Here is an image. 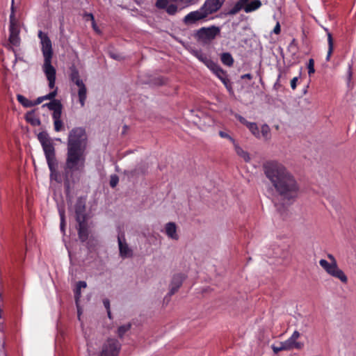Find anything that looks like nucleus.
<instances>
[{
  "mask_svg": "<svg viewBox=\"0 0 356 356\" xmlns=\"http://www.w3.org/2000/svg\"><path fill=\"white\" fill-rule=\"evenodd\" d=\"M262 168L272 185L275 205L288 207L293 204L300 193V185L295 175L276 160L265 161Z\"/></svg>",
  "mask_w": 356,
  "mask_h": 356,
  "instance_id": "nucleus-1",
  "label": "nucleus"
},
{
  "mask_svg": "<svg viewBox=\"0 0 356 356\" xmlns=\"http://www.w3.org/2000/svg\"><path fill=\"white\" fill-rule=\"evenodd\" d=\"M88 136L83 127H74L70 131L67 141L65 172H81L85 168Z\"/></svg>",
  "mask_w": 356,
  "mask_h": 356,
  "instance_id": "nucleus-2",
  "label": "nucleus"
},
{
  "mask_svg": "<svg viewBox=\"0 0 356 356\" xmlns=\"http://www.w3.org/2000/svg\"><path fill=\"white\" fill-rule=\"evenodd\" d=\"M38 38L40 40L42 45V52L44 56V64L42 69L44 73L48 80L49 87L53 89L49 93L39 97L35 101L33 102V106L41 104L44 100H50V102L56 99L55 97L58 95V88L55 86L56 82V69L51 65V59L53 56L52 43L48 35L42 31H38Z\"/></svg>",
  "mask_w": 356,
  "mask_h": 356,
  "instance_id": "nucleus-3",
  "label": "nucleus"
},
{
  "mask_svg": "<svg viewBox=\"0 0 356 356\" xmlns=\"http://www.w3.org/2000/svg\"><path fill=\"white\" fill-rule=\"evenodd\" d=\"M327 258L330 260V262L322 259L319 261L320 266L330 275L339 279L343 284H347L348 277L344 272L338 267L337 260L331 254H328Z\"/></svg>",
  "mask_w": 356,
  "mask_h": 356,
  "instance_id": "nucleus-4",
  "label": "nucleus"
},
{
  "mask_svg": "<svg viewBox=\"0 0 356 356\" xmlns=\"http://www.w3.org/2000/svg\"><path fill=\"white\" fill-rule=\"evenodd\" d=\"M42 107H47L52 111V119L54 120V127L56 132L60 131L63 128V122L61 120L63 104L60 100L54 99L48 103L44 104Z\"/></svg>",
  "mask_w": 356,
  "mask_h": 356,
  "instance_id": "nucleus-5",
  "label": "nucleus"
},
{
  "mask_svg": "<svg viewBox=\"0 0 356 356\" xmlns=\"http://www.w3.org/2000/svg\"><path fill=\"white\" fill-rule=\"evenodd\" d=\"M69 78L70 80L79 88V101L81 106L83 107L85 106V102L87 98V88L83 80L80 77L78 70L74 65H72L70 67Z\"/></svg>",
  "mask_w": 356,
  "mask_h": 356,
  "instance_id": "nucleus-6",
  "label": "nucleus"
},
{
  "mask_svg": "<svg viewBox=\"0 0 356 356\" xmlns=\"http://www.w3.org/2000/svg\"><path fill=\"white\" fill-rule=\"evenodd\" d=\"M220 33L219 26L212 25L209 27H202L195 33V37L198 41L204 44L213 40Z\"/></svg>",
  "mask_w": 356,
  "mask_h": 356,
  "instance_id": "nucleus-7",
  "label": "nucleus"
},
{
  "mask_svg": "<svg viewBox=\"0 0 356 356\" xmlns=\"http://www.w3.org/2000/svg\"><path fill=\"white\" fill-rule=\"evenodd\" d=\"M208 17L209 15L201 6L198 10L188 13L184 17L183 22L187 26L193 25L200 21L206 20Z\"/></svg>",
  "mask_w": 356,
  "mask_h": 356,
  "instance_id": "nucleus-8",
  "label": "nucleus"
},
{
  "mask_svg": "<svg viewBox=\"0 0 356 356\" xmlns=\"http://www.w3.org/2000/svg\"><path fill=\"white\" fill-rule=\"evenodd\" d=\"M121 344L117 339H108L102 346L100 356H118Z\"/></svg>",
  "mask_w": 356,
  "mask_h": 356,
  "instance_id": "nucleus-9",
  "label": "nucleus"
},
{
  "mask_svg": "<svg viewBox=\"0 0 356 356\" xmlns=\"http://www.w3.org/2000/svg\"><path fill=\"white\" fill-rule=\"evenodd\" d=\"M9 42L15 47H19L20 44L19 29L15 21L14 13H12L10 15V26H9Z\"/></svg>",
  "mask_w": 356,
  "mask_h": 356,
  "instance_id": "nucleus-10",
  "label": "nucleus"
},
{
  "mask_svg": "<svg viewBox=\"0 0 356 356\" xmlns=\"http://www.w3.org/2000/svg\"><path fill=\"white\" fill-rule=\"evenodd\" d=\"M43 151L44 152V155L47 159V162L49 168V170L51 172V177H53V174L55 172V166L57 165V162L56 159L55 155V148L54 147L53 143H50L48 144H45L42 146Z\"/></svg>",
  "mask_w": 356,
  "mask_h": 356,
  "instance_id": "nucleus-11",
  "label": "nucleus"
},
{
  "mask_svg": "<svg viewBox=\"0 0 356 356\" xmlns=\"http://www.w3.org/2000/svg\"><path fill=\"white\" fill-rule=\"evenodd\" d=\"M226 0H205L202 5L209 16L218 12Z\"/></svg>",
  "mask_w": 356,
  "mask_h": 356,
  "instance_id": "nucleus-12",
  "label": "nucleus"
},
{
  "mask_svg": "<svg viewBox=\"0 0 356 356\" xmlns=\"http://www.w3.org/2000/svg\"><path fill=\"white\" fill-rule=\"evenodd\" d=\"M74 210L76 221L87 220L85 198L81 197L77 199L74 205Z\"/></svg>",
  "mask_w": 356,
  "mask_h": 356,
  "instance_id": "nucleus-13",
  "label": "nucleus"
},
{
  "mask_svg": "<svg viewBox=\"0 0 356 356\" xmlns=\"http://www.w3.org/2000/svg\"><path fill=\"white\" fill-rule=\"evenodd\" d=\"M118 242L119 246L120 256L122 258H131L133 257V250L129 247L126 242L124 234L118 235Z\"/></svg>",
  "mask_w": 356,
  "mask_h": 356,
  "instance_id": "nucleus-14",
  "label": "nucleus"
},
{
  "mask_svg": "<svg viewBox=\"0 0 356 356\" xmlns=\"http://www.w3.org/2000/svg\"><path fill=\"white\" fill-rule=\"evenodd\" d=\"M300 333L298 331L295 330L292 335L286 341H283L288 350L292 349L300 350L303 348L304 344L302 342L297 341V339L300 337Z\"/></svg>",
  "mask_w": 356,
  "mask_h": 356,
  "instance_id": "nucleus-15",
  "label": "nucleus"
},
{
  "mask_svg": "<svg viewBox=\"0 0 356 356\" xmlns=\"http://www.w3.org/2000/svg\"><path fill=\"white\" fill-rule=\"evenodd\" d=\"M191 52L200 62L203 63L210 70H211L218 64L204 54L201 50L192 49Z\"/></svg>",
  "mask_w": 356,
  "mask_h": 356,
  "instance_id": "nucleus-16",
  "label": "nucleus"
},
{
  "mask_svg": "<svg viewBox=\"0 0 356 356\" xmlns=\"http://www.w3.org/2000/svg\"><path fill=\"white\" fill-rule=\"evenodd\" d=\"M78 223L77 230L79 239L81 242H86L89 236L88 225L87 220L76 221Z\"/></svg>",
  "mask_w": 356,
  "mask_h": 356,
  "instance_id": "nucleus-17",
  "label": "nucleus"
},
{
  "mask_svg": "<svg viewBox=\"0 0 356 356\" xmlns=\"http://www.w3.org/2000/svg\"><path fill=\"white\" fill-rule=\"evenodd\" d=\"M185 279V276L183 274H176L172 277L170 289L168 293L170 296L175 294L181 286L183 281Z\"/></svg>",
  "mask_w": 356,
  "mask_h": 356,
  "instance_id": "nucleus-18",
  "label": "nucleus"
},
{
  "mask_svg": "<svg viewBox=\"0 0 356 356\" xmlns=\"http://www.w3.org/2000/svg\"><path fill=\"white\" fill-rule=\"evenodd\" d=\"M165 234L166 235L174 240H178L179 236L177 234V226L175 222H170L165 225Z\"/></svg>",
  "mask_w": 356,
  "mask_h": 356,
  "instance_id": "nucleus-19",
  "label": "nucleus"
},
{
  "mask_svg": "<svg viewBox=\"0 0 356 356\" xmlns=\"http://www.w3.org/2000/svg\"><path fill=\"white\" fill-rule=\"evenodd\" d=\"M250 0H238L234 6L226 13L227 15L233 16L237 14L239 11L245 7V4L249 2Z\"/></svg>",
  "mask_w": 356,
  "mask_h": 356,
  "instance_id": "nucleus-20",
  "label": "nucleus"
},
{
  "mask_svg": "<svg viewBox=\"0 0 356 356\" xmlns=\"http://www.w3.org/2000/svg\"><path fill=\"white\" fill-rule=\"evenodd\" d=\"M244 6L243 9L246 13H252L261 6V1L260 0H252L250 2L246 3Z\"/></svg>",
  "mask_w": 356,
  "mask_h": 356,
  "instance_id": "nucleus-21",
  "label": "nucleus"
},
{
  "mask_svg": "<svg viewBox=\"0 0 356 356\" xmlns=\"http://www.w3.org/2000/svg\"><path fill=\"white\" fill-rule=\"evenodd\" d=\"M26 120L33 126H39L41 124L40 120L35 113V111H28L25 115Z\"/></svg>",
  "mask_w": 356,
  "mask_h": 356,
  "instance_id": "nucleus-22",
  "label": "nucleus"
},
{
  "mask_svg": "<svg viewBox=\"0 0 356 356\" xmlns=\"http://www.w3.org/2000/svg\"><path fill=\"white\" fill-rule=\"evenodd\" d=\"M324 29L326 31L327 36L328 50H327V56H326V60L328 61V60H330V56L333 52L334 41H333L332 35L331 33L329 31V30L326 28Z\"/></svg>",
  "mask_w": 356,
  "mask_h": 356,
  "instance_id": "nucleus-23",
  "label": "nucleus"
},
{
  "mask_svg": "<svg viewBox=\"0 0 356 356\" xmlns=\"http://www.w3.org/2000/svg\"><path fill=\"white\" fill-rule=\"evenodd\" d=\"M87 287V284L85 281H79L76 283V289L74 290V298L76 302L77 303L79 300L81 296V289H85Z\"/></svg>",
  "mask_w": 356,
  "mask_h": 356,
  "instance_id": "nucleus-24",
  "label": "nucleus"
},
{
  "mask_svg": "<svg viewBox=\"0 0 356 356\" xmlns=\"http://www.w3.org/2000/svg\"><path fill=\"white\" fill-rule=\"evenodd\" d=\"M220 60H221V62L225 65H227L228 67L232 66L234 64V62L232 54L229 52L222 53L220 55Z\"/></svg>",
  "mask_w": 356,
  "mask_h": 356,
  "instance_id": "nucleus-25",
  "label": "nucleus"
},
{
  "mask_svg": "<svg viewBox=\"0 0 356 356\" xmlns=\"http://www.w3.org/2000/svg\"><path fill=\"white\" fill-rule=\"evenodd\" d=\"M236 154L243 159L245 162L250 161V156L246 151H244L236 143L233 144Z\"/></svg>",
  "mask_w": 356,
  "mask_h": 356,
  "instance_id": "nucleus-26",
  "label": "nucleus"
},
{
  "mask_svg": "<svg viewBox=\"0 0 356 356\" xmlns=\"http://www.w3.org/2000/svg\"><path fill=\"white\" fill-rule=\"evenodd\" d=\"M220 81L227 76V72L225 71L218 64H217L211 70Z\"/></svg>",
  "mask_w": 356,
  "mask_h": 356,
  "instance_id": "nucleus-27",
  "label": "nucleus"
},
{
  "mask_svg": "<svg viewBox=\"0 0 356 356\" xmlns=\"http://www.w3.org/2000/svg\"><path fill=\"white\" fill-rule=\"evenodd\" d=\"M38 139L39 140L40 143H41L42 146L51 143V140L49 138L48 134L45 131L40 132L38 134Z\"/></svg>",
  "mask_w": 356,
  "mask_h": 356,
  "instance_id": "nucleus-28",
  "label": "nucleus"
},
{
  "mask_svg": "<svg viewBox=\"0 0 356 356\" xmlns=\"http://www.w3.org/2000/svg\"><path fill=\"white\" fill-rule=\"evenodd\" d=\"M17 99L25 108H29L33 106V101L28 99L22 95H17Z\"/></svg>",
  "mask_w": 356,
  "mask_h": 356,
  "instance_id": "nucleus-29",
  "label": "nucleus"
},
{
  "mask_svg": "<svg viewBox=\"0 0 356 356\" xmlns=\"http://www.w3.org/2000/svg\"><path fill=\"white\" fill-rule=\"evenodd\" d=\"M251 133L257 138H260V131L259 130L258 126L255 122H250L248 124L247 127Z\"/></svg>",
  "mask_w": 356,
  "mask_h": 356,
  "instance_id": "nucleus-30",
  "label": "nucleus"
},
{
  "mask_svg": "<svg viewBox=\"0 0 356 356\" xmlns=\"http://www.w3.org/2000/svg\"><path fill=\"white\" fill-rule=\"evenodd\" d=\"M131 327V323H127L123 325H121L118 329V335L119 337L122 338L124 335V334L128 332Z\"/></svg>",
  "mask_w": 356,
  "mask_h": 356,
  "instance_id": "nucleus-31",
  "label": "nucleus"
},
{
  "mask_svg": "<svg viewBox=\"0 0 356 356\" xmlns=\"http://www.w3.org/2000/svg\"><path fill=\"white\" fill-rule=\"evenodd\" d=\"M59 216L60 218V228L62 232L65 233V210L63 209H59Z\"/></svg>",
  "mask_w": 356,
  "mask_h": 356,
  "instance_id": "nucleus-32",
  "label": "nucleus"
},
{
  "mask_svg": "<svg viewBox=\"0 0 356 356\" xmlns=\"http://www.w3.org/2000/svg\"><path fill=\"white\" fill-rule=\"evenodd\" d=\"M270 129L269 126L264 124L261 126L260 134H261L262 136L267 140L270 136Z\"/></svg>",
  "mask_w": 356,
  "mask_h": 356,
  "instance_id": "nucleus-33",
  "label": "nucleus"
},
{
  "mask_svg": "<svg viewBox=\"0 0 356 356\" xmlns=\"http://www.w3.org/2000/svg\"><path fill=\"white\" fill-rule=\"evenodd\" d=\"M177 8L175 4H170L165 8V10L169 15H173L177 12Z\"/></svg>",
  "mask_w": 356,
  "mask_h": 356,
  "instance_id": "nucleus-34",
  "label": "nucleus"
},
{
  "mask_svg": "<svg viewBox=\"0 0 356 356\" xmlns=\"http://www.w3.org/2000/svg\"><path fill=\"white\" fill-rule=\"evenodd\" d=\"M272 349L274 352V353L277 354L279 352L282 351V350H288L287 348L286 347V346L284 345V343L282 342L280 343V346H272Z\"/></svg>",
  "mask_w": 356,
  "mask_h": 356,
  "instance_id": "nucleus-35",
  "label": "nucleus"
},
{
  "mask_svg": "<svg viewBox=\"0 0 356 356\" xmlns=\"http://www.w3.org/2000/svg\"><path fill=\"white\" fill-rule=\"evenodd\" d=\"M168 0H157L155 6L159 9H164L168 6Z\"/></svg>",
  "mask_w": 356,
  "mask_h": 356,
  "instance_id": "nucleus-36",
  "label": "nucleus"
},
{
  "mask_svg": "<svg viewBox=\"0 0 356 356\" xmlns=\"http://www.w3.org/2000/svg\"><path fill=\"white\" fill-rule=\"evenodd\" d=\"M308 74L309 75H311L312 74H314V72H315V70H314V60L313 58H310L309 60V63H308Z\"/></svg>",
  "mask_w": 356,
  "mask_h": 356,
  "instance_id": "nucleus-37",
  "label": "nucleus"
},
{
  "mask_svg": "<svg viewBox=\"0 0 356 356\" xmlns=\"http://www.w3.org/2000/svg\"><path fill=\"white\" fill-rule=\"evenodd\" d=\"M119 181V178L116 175H112L110 179V186L112 188H114L117 186Z\"/></svg>",
  "mask_w": 356,
  "mask_h": 356,
  "instance_id": "nucleus-38",
  "label": "nucleus"
},
{
  "mask_svg": "<svg viewBox=\"0 0 356 356\" xmlns=\"http://www.w3.org/2000/svg\"><path fill=\"white\" fill-rule=\"evenodd\" d=\"M221 81L228 90L231 91L232 90V83L229 79H228V76H225L224 79H222Z\"/></svg>",
  "mask_w": 356,
  "mask_h": 356,
  "instance_id": "nucleus-39",
  "label": "nucleus"
},
{
  "mask_svg": "<svg viewBox=\"0 0 356 356\" xmlns=\"http://www.w3.org/2000/svg\"><path fill=\"white\" fill-rule=\"evenodd\" d=\"M221 81L228 90L231 91L232 90V83L229 79H228V76H225L224 79H222Z\"/></svg>",
  "mask_w": 356,
  "mask_h": 356,
  "instance_id": "nucleus-40",
  "label": "nucleus"
},
{
  "mask_svg": "<svg viewBox=\"0 0 356 356\" xmlns=\"http://www.w3.org/2000/svg\"><path fill=\"white\" fill-rule=\"evenodd\" d=\"M282 74H283V72L281 71L280 72V74H278L276 82L274 84V88L276 90H279L282 87V84L280 82H281V79L282 77Z\"/></svg>",
  "mask_w": 356,
  "mask_h": 356,
  "instance_id": "nucleus-41",
  "label": "nucleus"
},
{
  "mask_svg": "<svg viewBox=\"0 0 356 356\" xmlns=\"http://www.w3.org/2000/svg\"><path fill=\"white\" fill-rule=\"evenodd\" d=\"M219 135L221 138H228L233 144L236 143L235 140L232 136L222 131H219Z\"/></svg>",
  "mask_w": 356,
  "mask_h": 356,
  "instance_id": "nucleus-42",
  "label": "nucleus"
},
{
  "mask_svg": "<svg viewBox=\"0 0 356 356\" xmlns=\"http://www.w3.org/2000/svg\"><path fill=\"white\" fill-rule=\"evenodd\" d=\"M298 76H296L294 78H293L291 81V88L292 90H296V87H297V83L298 81Z\"/></svg>",
  "mask_w": 356,
  "mask_h": 356,
  "instance_id": "nucleus-43",
  "label": "nucleus"
},
{
  "mask_svg": "<svg viewBox=\"0 0 356 356\" xmlns=\"http://www.w3.org/2000/svg\"><path fill=\"white\" fill-rule=\"evenodd\" d=\"M281 31L280 24L277 22L273 29V32L275 34H280Z\"/></svg>",
  "mask_w": 356,
  "mask_h": 356,
  "instance_id": "nucleus-44",
  "label": "nucleus"
},
{
  "mask_svg": "<svg viewBox=\"0 0 356 356\" xmlns=\"http://www.w3.org/2000/svg\"><path fill=\"white\" fill-rule=\"evenodd\" d=\"M238 120H239L242 124H243L246 125L247 127H248V124L250 123V122L247 121V120H245V118H243V117H242V116H240V115H239V116H238Z\"/></svg>",
  "mask_w": 356,
  "mask_h": 356,
  "instance_id": "nucleus-45",
  "label": "nucleus"
},
{
  "mask_svg": "<svg viewBox=\"0 0 356 356\" xmlns=\"http://www.w3.org/2000/svg\"><path fill=\"white\" fill-rule=\"evenodd\" d=\"M103 304H104L105 308L106 309V310L110 309V301L108 299H104L103 300Z\"/></svg>",
  "mask_w": 356,
  "mask_h": 356,
  "instance_id": "nucleus-46",
  "label": "nucleus"
},
{
  "mask_svg": "<svg viewBox=\"0 0 356 356\" xmlns=\"http://www.w3.org/2000/svg\"><path fill=\"white\" fill-rule=\"evenodd\" d=\"M56 167V165L55 166V168ZM51 174H50V177L51 179H55L56 181H58V172H56V170H55V172H54L53 174V177H51V172L50 171Z\"/></svg>",
  "mask_w": 356,
  "mask_h": 356,
  "instance_id": "nucleus-47",
  "label": "nucleus"
},
{
  "mask_svg": "<svg viewBox=\"0 0 356 356\" xmlns=\"http://www.w3.org/2000/svg\"><path fill=\"white\" fill-rule=\"evenodd\" d=\"M241 79H252V76L251 74H245L241 76Z\"/></svg>",
  "mask_w": 356,
  "mask_h": 356,
  "instance_id": "nucleus-48",
  "label": "nucleus"
},
{
  "mask_svg": "<svg viewBox=\"0 0 356 356\" xmlns=\"http://www.w3.org/2000/svg\"><path fill=\"white\" fill-rule=\"evenodd\" d=\"M64 184H65V186L66 189H67V191H69V189H70V181H69V180H68V179H67H67H66V180L65 181Z\"/></svg>",
  "mask_w": 356,
  "mask_h": 356,
  "instance_id": "nucleus-49",
  "label": "nucleus"
},
{
  "mask_svg": "<svg viewBox=\"0 0 356 356\" xmlns=\"http://www.w3.org/2000/svg\"><path fill=\"white\" fill-rule=\"evenodd\" d=\"M92 28L94 29V30L96 32L99 33V30L98 27L97 26V25L95 24V21H94V22H92Z\"/></svg>",
  "mask_w": 356,
  "mask_h": 356,
  "instance_id": "nucleus-50",
  "label": "nucleus"
},
{
  "mask_svg": "<svg viewBox=\"0 0 356 356\" xmlns=\"http://www.w3.org/2000/svg\"><path fill=\"white\" fill-rule=\"evenodd\" d=\"M352 77V67L350 65L348 69V79L350 80Z\"/></svg>",
  "mask_w": 356,
  "mask_h": 356,
  "instance_id": "nucleus-51",
  "label": "nucleus"
},
{
  "mask_svg": "<svg viewBox=\"0 0 356 356\" xmlns=\"http://www.w3.org/2000/svg\"><path fill=\"white\" fill-rule=\"evenodd\" d=\"M87 16L92 21V22H94L95 18H94V15L92 13L88 14Z\"/></svg>",
  "mask_w": 356,
  "mask_h": 356,
  "instance_id": "nucleus-52",
  "label": "nucleus"
},
{
  "mask_svg": "<svg viewBox=\"0 0 356 356\" xmlns=\"http://www.w3.org/2000/svg\"><path fill=\"white\" fill-rule=\"evenodd\" d=\"M184 1L189 4H193L195 3V0H184Z\"/></svg>",
  "mask_w": 356,
  "mask_h": 356,
  "instance_id": "nucleus-53",
  "label": "nucleus"
},
{
  "mask_svg": "<svg viewBox=\"0 0 356 356\" xmlns=\"http://www.w3.org/2000/svg\"><path fill=\"white\" fill-rule=\"evenodd\" d=\"M107 311V314H108V317L111 319V309L109 310H106Z\"/></svg>",
  "mask_w": 356,
  "mask_h": 356,
  "instance_id": "nucleus-54",
  "label": "nucleus"
},
{
  "mask_svg": "<svg viewBox=\"0 0 356 356\" xmlns=\"http://www.w3.org/2000/svg\"><path fill=\"white\" fill-rule=\"evenodd\" d=\"M111 56L112 58H115V59H118V58H118V56H115V55H114V54H111Z\"/></svg>",
  "mask_w": 356,
  "mask_h": 356,
  "instance_id": "nucleus-55",
  "label": "nucleus"
},
{
  "mask_svg": "<svg viewBox=\"0 0 356 356\" xmlns=\"http://www.w3.org/2000/svg\"><path fill=\"white\" fill-rule=\"evenodd\" d=\"M80 316H81V312L79 309H78V316L79 318H80Z\"/></svg>",
  "mask_w": 356,
  "mask_h": 356,
  "instance_id": "nucleus-56",
  "label": "nucleus"
}]
</instances>
